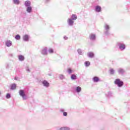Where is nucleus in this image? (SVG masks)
<instances>
[{"mask_svg": "<svg viewBox=\"0 0 130 130\" xmlns=\"http://www.w3.org/2000/svg\"><path fill=\"white\" fill-rule=\"evenodd\" d=\"M110 73L111 75H114L115 73V70H114L113 69H110Z\"/></svg>", "mask_w": 130, "mask_h": 130, "instance_id": "obj_26", "label": "nucleus"}, {"mask_svg": "<svg viewBox=\"0 0 130 130\" xmlns=\"http://www.w3.org/2000/svg\"><path fill=\"white\" fill-rule=\"evenodd\" d=\"M42 84H43L44 87H45V88H48L49 87V83L46 80L43 81Z\"/></svg>", "mask_w": 130, "mask_h": 130, "instance_id": "obj_7", "label": "nucleus"}, {"mask_svg": "<svg viewBox=\"0 0 130 130\" xmlns=\"http://www.w3.org/2000/svg\"><path fill=\"white\" fill-rule=\"evenodd\" d=\"M30 39V36L29 35H24L22 37V40L23 41H25V42H28Z\"/></svg>", "mask_w": 130, "mask_h": 130, "instance_id": "obj_5", "label": "nucleus"}, {"mask_svg": "<svg viewBox=\"0 0 130 130\" xmlns=\"http://www.w3.org/2000/svg\"><path fill=\"white\" fill-rule=\"evenodd\" d=\"M104 28L105 29L104 34L107 36L110 35V32L109 31L110 30V26H109L107 23H105Z\"/></svg>", "mask_w": 130, "mask_h": 130, "instance_id": "obj_1", "label": "nucleus"}, {"mask_svg": "<svg viewBox=\"0 0 130 130\" xmlns=\"http://www.w3.org/2000/svg\"><path fill=\"white\" fill-rule=\"evenodd\" d=\"M114 84L117 85L118 87H122V86H123V82H122V81H120V79H116L114 81Z\"/></svg>", "mask_w": 130, "mask_h": 130, "instance_id": "obj_3", "label": "nucleus"}, {"mask_svg": "<svg viewBox=\"0 0 130 130\" xmlns=\"http://www.w3.org/2000/svg\"><path fill=\"white\" fill-rule=\"evenodd\" d=\"M75 91L77 93H80L81 92V91H82V88H81V87H80V86H77L75 88Z\"/></svg>", "mask_w": 130, "mask_h": 130, "instance_id": "obj_18", "label": "nucleus"}, {"mask_svg": "<svg viewBox=\"0 0 130 130\" xmlns=\"http://www.w3.org/2000/svg\"><path fill=\"white\" fill-rule=\"evenodd\" d=\"M18 59L20 61H23V60H24L25 59V57H24V56L20 55L18 56Z\"/></svg>", "mask_w": 130, "mask_h": 130, "instance_id": "obj_16", "label": "nucleus"}, {"mask_svg": "<svg viewBox=\"0 0 130 130\" xmlns=\"http://www.w3.org/2000/svg\"><path fill=\"white\" fill-rule=\"evenodd\" d=\"M15 38L16 39V40H20V39H21V36H20L19 35H17L15 36Z\"/></svg>", "mask_w": 130, "mask_h": 130, "instance_id": "obj_29", "label": "nucleus"}, {"mask_svg": "<svg viewBox=\"0 0 130 130\" xmlns=\"http://www.w3.org/2000/svg\"><path fill=\"white\" fill-rule=\"evenodd\" d=\"M117 45L120 50H124L125 49V45L121 42L117 43Z\"/></svg>", "mask_w": 130, "mask_h": 130, "instance_id": "obj_4", "label": "nucleus"}, {"mask_svg": "<svg viewBox=\"0 0 130 130\" xmlns=\"http://www.w3.org/2000/svg\"><path fill=\"white\" fill-rule=\"evenodd\" d=\"M77 52L80 54V55H82V54H83V52H82V50L81 49H78L77 50Z\"/></svg>", "mask_w": 130, "mask_h": 130, "instance_id": "obj_30", "label": "nucleus"}, {"mask_svg": "<svg viewBox=\"0 0 130 130\" xmlns=\"http://www.w3.org/2000/svg\"><path fill=\"white\" fill-rule=\"evenodd\" d=\"M89 39L90 40L94 41L96 39V35L95 34H91L89 35Z\"/></svg>", "mask_w": 130, "mask_h": 130, "instance_id": "obj_12", "label": "nucleus"}, {"mask_svg": "<svg viewBox=\"0 0 130 130\" xmlns=\"http://www.w3.org/2000/svg\"><path fill=\"white\" fill-rule=\"evenodd\" d=\"M6 98L7 99H10V98H11V94L7 93L6 95Z\"/></svg>", "mask_w": 130, "mask_h": 130, "instance_id": "obj_32", "label": "nucleus"}, {"mask_svg": "<svg viewBox=\"0 0 130 130\" xmlns=\"http://www.w3.org/2000/svg\"><path fill=\"white\" fill-rule=\"evenodd\" d=\"M70 129H71V128H70V127H67V126L62 127L60 128V130H70Z\"/></svg>", "mask_w": 130, "mask_h": 130, "instance_id": "obj_25", "label": "nucleus"}, {"mask_svg": "<svg viewBox=\"0 0 130 130\" xmlns=\"http://www.w3.org/2000/svg\"><path fill=\"white\" fill-rule=\"evenodd\" d=\"M41 54L43 55H47V48H45L43 49L41 51Z\"/></svg>", "mask_w": 130, "mask_h": 130, "instance_id": "obj_11", "label": "nucleus"}, {"mask_svg": "<svg viewBox=\"0 0 130 130\" xmlns=\"http://www.w3.org/2000/svg\"><path fill=\"white\" fill-rule=\"evenodd\" d=\"M6 68L8 70V69H10V63H7L6 64Z\"/></svg>", "mask_w": 130, "mask_h": 130, "instance_id": "obj_33", "label": "nucleus"}, {"mask_svg": "<svg viewBox=\"0 0 130 130\" xmlns=\"http://www.w3.org/2000/svg\"><path fill=\"white\" fill-rule=\"evenodd\" d=\"M63 116H68V113L67 112H63Z\"/></svg>", "mask_w": 130, "mask_h": 130, "instance_id": "obj_34", "label": "nucleus"}, {"mask_svg": "<svg viewBox=\"0 0 130 130\" xmlns=\"http://www.w3.org/2000/svg\"><path fill=\"white\" fill-rule=\"evenodd\" d=\"M92 80L94 83H98V81H99V77L97 76L94 77Z\"/></svg>", "mask_w": 130, "mask_h": 130, "instance_id": "obj_19", "label": "nucleus"}, {"mask_svg": "<svg viewBox=\"0 0 130 130\" xmlns=\"http://www.w3.org/2000/svg\"><path fill=\"white\" fill-rule=\"evenodd\" d=\"M94 53L92 52H89L87 53V56L88 57H89L90 58H93V57H94Z\"/></svg>", "mask_w": 130, "mask_h": 130, "instance_id": "obj_13", "label": "nucleus"}, {"mask_svg": "<svg viewBox=\"0 0 130 130\" xmlns=\"http://www.w3.org/2000/svg\"><path fill=\"white\" fill-rule=\"evenodd\" d=\"M15 80H17V78H15Z\"/></svg>", "mask_w": 130, "mask_h": 130, "instance_id": "obj_40", "label": "nucleus"}, {"mask_svg": "<svg viewBox=\"0 0 130 130\" xmlns=\"http://www.w3.org/2000/svg\"><path fill=\"white\" fill-rule=\"evenodd\" d=\"M12 44L13 43L11 40H7L5 42V45H6L7 47H11Z\"/></svg>", "mask_w": 130, "mask_h": 130, "instance_id": "obj_8", "label": "nucleus"}, {"mask_svg": "<svg viewBox=\"0 0 130 130\" xmlns=\"http://www.w3.org/2000/svg\"><path fill=\"white\" fill-rule=\"evenodd\" d=\"M77 18L78 17H77V15L72 14V16H71V18L70 19H72L73 21H75V20H77Z\"/></svg>", "mask_w": 130, "mask_h": 130, "instance_id": "obj_17", "label": "nucleus"}, {"mask_svg": "<svg viewBox=\"0 0 130 130\" xmlns=\"http://www.w3.org/2000/svg\"><path fill=\"white\" fill-rule=\"evenodd\" d=\"M24 6L26 8L31 6V2L30 1H26L24 2Z\"/></svg>", "mask_w": 130, "mask_h": 130, "instance_id": "obj_14", "label": "nucleus"}, {"mask_svg": "<svg viewBox=\"0 0 130 130\" xmlns=\"http://www.w3.org/2000/svg\"><path fill=\"white\" fill-rule=\"evenodd\" d=\"M26 11L27 13H32V7L28 6L26 7Z\"/></svg>", "mask_w": 130, "mask_h": 130, "instance_id": "obj_15", "label": "nucleus"}, {"mask_svg": "<svg viewBox=\"0 0 130 130\" xmlns=\"http://www.w3.org/2000/svg\"><path fill=\"white\" fill-rule=\"evenodd\" d=\"M59 78L60 80H63V79H66V77L64 76V75H63L62 74H60L59 75Z\"/></svg>", "mask_w": 130, "mask_h": 130, "instance_id": "obj_27", "label": "nucleus"}, {"mask_svg": "<svg viewBox=\"0 0 130 130\" xmlns=\"http://www.w3.org/2000/svg\"><path fill=\"white\" fill-rule=\"evenodd\" d=\"M107 97L108 98H110V97H112V92L109 91L107 94H106Z\"/></svg>", "mask_w": 130, "mask_h": 130, "instance_id": "obj_23", "label": "nucleus"}, {"mask_svg": "<svg viewBox=\"0 0 130 130\" xmlns=\"http://www.w3.org/2000/svg\"><path fill=\"white\" fill-rule=\"evenodd\" d=\"M48 51L49 53H53V49L52 48L49 49Z\"/></svg>", "mask_w": 130, "mask_h": 130, "instance_id": "obj_31", "label": "nucleus"}, {"mask_svg": "<svg viewBox=\"0 0 130 130\" xmlns=\"http://www.w3.org/2000/svg\"><path fill=\"white\" fill-rule=\"evenodd\" d=\"M46 3H48L49 2V0H45Z\"/></svg>", "mask_w": 130, "mask_h": 130, "instance_id": "obj_38", "label": "nucleus"}, {"mask_svg": "<svg viewBox=\"0 0 130 130\" xmlns=\"http://www.w3.org/2000/svg\"><path fill=\"white\" fill-rule=\"evenodd\" d=\"M63 39H64V40H68V39H69V38L65 36H64Z\"/></svg>", "mask_w": 130, "mask_h": 130, "instance_id": "obj_36", "label": "nucleus"}, {"mask_svg": "<svg viewBox=\"0 0 130 130\" xmlns=\"http://www.w3.org/2000/svg\"><path fill=\"white\" fill-rule=\"evenodd\" d=\"M102 10L101 6L98 5L95 6L94 9L95 12H96V13H100V12H101Z\"/></svg>", "mask_w": 130, "mask_h": 130, "instance_id": "obj_9", "label": "nucleus"}, {"mask_svg": "<svg viewBox=\"0 0 130 130\" xmlns=\"http://www.w3.org/2000/svg\"><path fill=\"white\" fill-rule=\"evenodd\" d=\"M67 73L71 75V74H73V70H72V69H68L67 70Z\"/></svg>", "mask_w": 130, "mask_h": 130, "instance_id": "obj_28", "label": "nucleus"}, {"mask_svg": "<svg viewBox=\"0 0 130 130\" xmlns=\"http://www.w3.org/2000/svg\"><path fill=\"white\" fill-rule=\"evenodd\" d=\"M117 72L119 75H121L122 76L124 75V73H125V70L121 68H120L117 69Z\"/></svg>", "mask_w": 130, "mask_h": 130, "instance_id": "obj_6", "label": "nucleus"}, {"mask_svg": "<svg viewBox=\"0 0 130 130\" xmlns=\"http://www.w3.org/2000/svg\"><path fill=\"white\" fill-rule=\"evenodd\" d=\"M49 76H51V74H49Z\"/></svg>", "mask_w": 130, "mask_h": 130, "instance_id": "obj_39", "label": "nucleus"}, {"mask_svg": "<svg viewBox=\"0 0 130 130\" xmlns=\"http://www.w3.org/2000/svg\"><path fill=\"white\" fill-rule=\"evenodd\" d=\"M90 64H91V63L89 61L84 62V65L86 68H88V67H90Z\"/></svg>", "mask_w": 130, "mask_h": 130, "instance_id": "obj_20", "label": "nucleus"}, {"mask_svg": "<svg viewBox=\"0 0 130 130\" xmlns=\"http://www.w3.org/2000/svg\"><path fill=\"white\" fill-rule=\"evenodd\" d=\"M68 24L69 26H73L74 25V20L72 19H71L70 18H69L67 20Z\"/></svg>", "mask_w": 130, "mask_h": 130, "instance_id": "obj_10", "label": "nucleus"}, {"mask_svg": "<svg viewBox=\"0 0 130 130\" xmlns=\"http://www.w3.org/2000/svg\"><path fill=\"white\" fill-rule=\"evenodd\" d=\"M26 72H28V73H29V72H30V69H29L28 67H27V68H26Z\"/></svg>", "mask_w": 130, "mask_h": 130, "instance_id": "obj_35", "label": "nucleus"}, {"mask_svg": "<svg viewBox=\"0 0 130 130\" xmlns=\"http://www.w3.org/2000/svg\"><path fill=\"white\" fill-rule=\"evenodd\" d=\"M60 112H64V109H60Z\"/></svg>", "mask_w": 130, "mask_h": 130, "instance_id": "obj_37", "label": "nucleus"}, {"mask_svg": "<svg viewBox=\"0 0 130 130\" xmlns=\"http://www.w3.org/2000/svg\"><path fill=\"white\" fill-rule=\"evenodd\" d=\"M71 80H77V75L75 74H72L71 76Z\"/></svg>", "mask_w": 130, "mask_h": 130, "instance_id": "obj_22", "label": "nucleus"}, {"mask_svg": "<svg viewBox=\"0 0 130 130\" xmlns=\"http://www.w3.org/2000/svg\"><path fill=\"white\" fill-rule=\"evenodd\" d=\"M16 88H17V85L15 84H13L11 85V90H15V89H16Z\"/></svg>", "mask_w": 130, "mask_h": 130, "instance_id": "obj_24", "label": "nucleus"}, {"mask_svg": "<svg viewBox=\"0 0 130 130\" xmlns=\"http://www.w3.org/2000/svg\"><path fill=\"white\" fill-rule=\"evenodd\" d=\"M12 2L14 5H20V0H13Z\"/></svg>", "mask_w": 130, "mask_h": 130, "instance_id": "obj_21", "label": "nucleus"}, {"mask_svg": "<svg viewBox=\"0 0 130 130\" xmlns=\"http://www.w3.org/2000/svg\"><path fill=\"white\" fill-rule=\"evenodd\" d=\"M18 93L20 96L22 98L23 100H27V95H26V92L24 90L20 89L19 90Z\"/></svg>", "mask_w": 130, "mask_h": 130, "instance_id": "obj_2", "label": "nucleus"}]
</instances>
